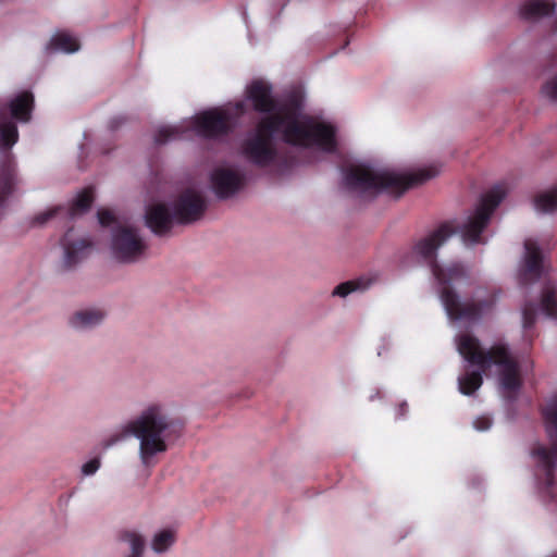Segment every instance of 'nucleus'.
<instances>
[{
    "label": "nucleus",
    "mask_w": 557,
    "mask_h": 557,
    "mask_svg": "<svg viewBox=\"0 0 557 557\" xmlns=\"http://www.w3.org/2000/svg\"><path fill=\"white\" fill-rule=\"evenodd\" d=\"M283 113L263 116L255 133L242 144L243 156L259 168L271 165L277 158L274 135L281 133L284 143L296 147H317L325 152L337 148L335 128L311 117L295 119L298 103L290 97L282 108Z\"/></svg>",
    "instance_id": "obj_1"
},
{
    "label": "nucleus",
    "mask_w": 557,
    "mask_h": 557,
    "mask_svg": "<svg viewBox=\"0 0 557 557\" xmlns=\"http://www.w3.org/2000/svg\"><path fill=\"white\" fill-rule=\"evenodd\" d=\"M506 196V190L503 185H495L487 193H485L473 214L462 224L454 226L451 223H443L440 227L431 234L418 240L413 248L412 253L421 261L426 263L432 273L434 268H440L436 260L437 249L456 232L461 236L462 242L467 246H474L478 244H485L486 239L483 236V231L490 223V220Z\"/></svg>",
    "instance_id": "obj_2"
},
{
    "label": "nucleus",
    "mask_w": 557,
    "mask_h": 557,
    "mask_svg": "<svg viewBox=\"0 0 557 557\" xmlns=\"http://www.w3.org/2000/svg\"><path fill=\"white\" fill-rule=\"evenodd\" d=\"M183 423L170 419L159 405L146 408L139 417L129 421L120 436L112 437L107 446H111L121 438L135 435L139 438V456L145 467L153 465L152 458L159 453L168 450L166 441L181 436Z\"/></svg>",
    "instance_id": "obj_3"
},
{
    "label": "nucleus",
    "mask_w": 557,
    "mask_h": 557,
    "mask_svg": "<svg viewBox=\"0 0 557 557\" xmlns=\"http://www.w3.org/2000/svg\"><path fill=\"white\" fill-rule=\"evenodd\" d=\"M433 275L441 285V300L450 319L475 323L493 313L498 298V292L495 288H479L475 297L466 302L460 300L453 288V283L469 278V273L463 265L455 263L448 268L435 267Z\"/></svg>",
    "instance_id": "obj_4"
},
{
    "label": "nucleus",
    "mask_w": 557,
    "mask_h": 557,
    "mask_svg": "<svg viewBox=\"0 0 557 557\" xmlns=\"http://www.w3.org/2000/svg\"><path fill=\"white\" fill-rule=\"evenodd\" d=\"M438 173L436 168H426L411 174L392 171H373L366 165H351L344 173V183L349 190L372 196L386 191L397 197L406 190L421 185Z\"/></svg>",
    "instance_id": "obj_5"
},
{
    "label": "nucleus",
    "mask_w": 557,
    "mask_h": 557,
    "mask_svg": "<svg viewBox=\"0 0 557 557\" xmlns=\"http://www.w3.org/2000/svg\"><path fill=\"white\" fill-rule=\"evenodd\" d=\"M458 351L471 364L485 372L493 364L503 367L500 383L508 393H517L521 386L518 363L510 357L505 345H495L488 350L481 347L480 341L471 334L458 337Z\"/></svg>",
    "instance_id": "obj_6"
},
{
    "label": "nucleus",
    "mask_w": 557,
    "mask_h": 557,
    "mask_svg": "<svg viewBox=\"0 0 557 557\" xmlns=\"http://www.w3.org/2000/svg\"><path fill=\"white\" fill-rule=\"evenodd\" d=\"M543 414L547 424V433L555 442L550 448L537 444L532 449V456L536 459L537 467L542 472L541 483L547 493L553 494L554 472L557 468V395L544 409Z\"/></svg>",
    "instance_id": "obj_7"
},
{
    "label": "nucleus",
    "mask_w": 557,
    "mask_h": 557,
    "mask_svg": "<svg viewBox=\"0 0 557 557\" xmlns=\"http://www.w3.org/2000/svg\"><path fill=\"white\" fill-rule=\"evenodd\" d=\"M290 97H295L297 100L298 109L295 119H299L302 110V96L299 92L290 91L281 100H276L272 96V86L262 79L252 81L246 89V98L252 103L253 110L267 115L283 113L282 108Z\"/></svg>",
    "instance_id": "obj_8"
},
{
    "label": "nucleus",
    "mask_w": 557,
    "mask_h": 557,
    "mask_svg": "<svg viewBox=\"0 0 557 557\" xmlns=\"http://www.w3.org/2000/svg\"><path fill=\"white\" fill-rule=\"evenodd\" d=\"M111 249L119 262L134 263L145 255L147 245L135 228L117 226L112 235Z\"/></svg>",
    "instance_id": "obj_9"
},
{
    "label": "nucleus",
    "mask_w": 557,
    "mask_h": 557,
    "mask_svg": "<svg viewBox=\"0 0 557 557\" xmlns=\"http://www.w3.org/2000/svg\"><path fill=\"white\" fill-rule=\"evenodd\" d=\"M194 128L201 137L215 139L232 133L234 122L226 111L212 109L196 115Z\"/></svg>",
    "instance_id": "obj_10"
},
{
    "label": "nucleus",
    "mask_w": 557,
    "mask_h": 557,
    "mask_svg": "<svg viewBox=\"0 0 557 557\" xmlns=\"http://www.w3.org/2000/svg\"><path fill=\"white\" fill-rule=\"evenodd\" d=\"M207 210L205 197L194 189L183 190L173 202L175 221L178 224H190L200 220Z\"/></svg>",
    "instance_id": "obj_11"
},
{
    "label": "nucleus",
    "mask_w": 557,
    "mask_h": 557,
    "mask_svg": "<svg viewBox=\"0 0 557 557\" xmlns=\"http://www.w3.org/2000/svg\"><path fill=\"white\" fill-rule=\"evenodd\" d=\"M524 249V260L518 274L519 284L521 286H528L537 282L543 271V256L537 244L532 239H527Z\"/></svg>",
    "instance_id": "obj_12"
},
{
    "label": "nucleus",
    "mask_w": 557,
    "mask_h": 557,
    "mask_svg": "<svg viewBox=\"0 0 557 557\" xmlns=\"http://www.w3.org/2000/svg\"><path fill=\"white\" fill-rule=\"evenodd\" d=\"M244 184V175L231 169L218 168L211 174L212 189L220 199L234 196L243 188Z\"/></svg>",
    "instance_id": "obj_13"
},
{
    "label": "nucleus",
    "mask_w": 557,
    "mask_h": 557,
    "mask_svg": "<svg viewBox=\"0 0 557 557\" xmlns=\"http://www.w3.org/2000/svg\"><path fill=\"white\" fill-rule=\"evenodd\" d=\"M145 220L146 225L158 236L170 233L176 222L174 212L172 213L162 202L150 205L146 210Z\"/></svg>",
    "instance_id": "obj_14"
},
{
    "label": "nucleus",
    "mask_w": 557,
    "mask_h": 557,
    "mask_svg": "<svg viewBox=\"0 0 557 557\" xmlns=\"http://www.w3.org/2000/svg\"><path fill=\"white\" fill-rule=\"evenodd\" d=\"M71 231L72 230H69V232L61 239V245L64 249V262L67 268H71L85 259L88 256L91 247V243L85 238L71 242Z\"/></svg>",
    "instance_id": "obj_15"
},
{
    "label": "nucleus",
    "mask_w": 557,
    "mask_h": 557,
    "mask_svg": "<svg viewBox=\"0 0 557 557\" xmlns=\"http://www.w3.org/2000/svg\"><path fill=\"white\" fill-rule=\"evenodd\" d=\"M555 10V3L545 0H529L520 8V16L525 21H536Z\"/></svg>",
    "instance_id": "obj_16"
},
{
    "label": "nucleus",
    "mask_w": 557,
    "mask_h": 557,
    "mask_svg": "<svg viewBox=\"0 0 557 557\" xmlns=\"http://www.w3.org/2000/svg\"><path fill=\"white\" fill-rule=\"evenodd\" d=\"M34 107V97L30 92L24 91L10 102L11 115L21 122H28Z\"/></svg>",
    "instance_id": "obj_17"
},
{
    "label": "nucleus",
    "mask_w": 557,
    "mask_h": 557,
    "mask_svg": "<svg viewBox=\"0 0 557 557\" xmlns=\"http://www.w3.org/2000/svg\"><path fill=\"white\" fill-rule=\"evenodd\" d=\"M104 318V312L98 309L77 311L70 320L73 327L86 329L99 324Z\"/></svg>",
    "instance_id": "obj_18"
},
{
    "label": "nucleus",
    "mask_w": 557,
    "mask_h": 557,
    "mask_svg": "<svg viewBox=\"0 0 557 557\" xmlns=\"http://www.w3.org/2000/svg\"><path fill=\"white\" fill-rule=\"evenodd\" d=\"M94 202V188H84L75 198L72 206L69 209H64L65 215L69 219H73L75 215L85 213L89 210Z\"/></svg>",
    "instance_id": "obj_19"
},
{
    "label": "nucleus",
    "mask_w": 557,
    "mask_h": 557,
    "mask_svg": "<svg viewBox=\"0 0 557 557\" xmlns=\"http://www.w3.org/2000/svg\"><path fill=\"white\" fill-rule=\"evenodd\" d=\"M541 309L548 318H557V287L552 282H546L543 287Z\"/></svg>",
    "instance_id": "obj_20"
},
{
    "label": "nucleus",
    "mask_w": 557,
    "mask_h": 557,
    "mask_svg": "<svg viewBox=\"0 0 557 557\" xmlns=\"http://www.w3.org/2000/svg\"><path fill=\"white\" fill-rule=\"evenodd\" d=\"M46 49L48 51L61 50L67 53L75 52L79 49V44L76 38L66 33L55 34L48 42Z\"/></svg>",
    "instance_id": "obj_21"
},
{
    "label": "nucleus",
    "mask_w": 557,
    "mask_h": 557,
    "mask_svg": "<svg viewBox=\"0 0 557 557\" xmlns=\"http://www.w3.org/2000/svg\"><path fill=\"white\" fill-rule=\"evenodd\" d=\"M15 184V169L11 161H5L0 174V205L13 191Z\"/></svg>",
    "instance_id": "obj_22"
},
{
    "label": "nucleus",
    "mask_w": 557,
    "mask_h": 557,
    "mask_svg": "<svg viewBox=\"0 0 557 557\" xmlns=\"http://www.w3.org/2000/svg\"><path fill=\"white\" fill-rule=\"evenodd\" d=\"M483 383L481 371L467 372L458 379L459 391L463 395H472Z\"/></svg>",
    "instance_id": "obj_23"
},
{
    "label": "nucleus",
    "mask_w": 557,
    "mask_h": 557,
    "mask_svg": "<svg viewBox=\"0 0 557 557\" xmlns=\"http://www.w3.org/2000/svg\"><path fill=\"white\" fill-rule=\"evenodd\" d=\"M537 211L548 213L557 210V188L544 191L534 199Z\"/></svg>",
    "instance_id": "obj_24"
},
{
    "label": "nucleus",
    "mask_w": 557,
    "mask_h": 557,
    "mask_svg": "<svg viewBox=\"0 0 557 557\" xmlns=\"http://www.w3.org/2000/svg\"><path fill=\"white\" fill-rule=\"evenodd\" d=\"M18 139L17 127L13 122L0 124V145L4 149H10Z\"/></svg>",
    "instance_id": "obj_25"
},
{
    "label": "nucleus",
    "mask_w": 557,
    "mask_h": 557,
    "mask_svg": "<svg viewBox=\"0 0 557 557\" xmlns=\"http://www.w3.org/2000/svg\"><path fill=\"white\" fill-rule=\"evenodd\" d=\"M370 284V281H364L363 278H358L354 281H347L344 283H341L337 285L332 295L333 296H339V297H346L350 293L355 290H364Z\"/></svg>",
    "instance_id": "obj_26"
},
{
    "label": "nucleus",
    "mask_w": 557,
    "mask_h": 557,
    "mask_svg": "<svg viewBox=\"0 0 557 557\" xmlns=\"http://www.w3.org/2000/svg\"><path fill=\"white\" fill-rule=\"evenodd\" d=\"M120 539L131 545L132 554L128 557H141L145 547V541L141 535L132 531H124L121 533Z\"/></svg>",
    "instance_id": "obj_27"
},
{
    "label": "nucleus",
    "mask_w": 557,
    "mask_h": 557,
    "mask_svg": "<svg viewBox=\"0 0 557 557\" xmlns=\"http://www.w3.org/2000/svg\"><path fill=\"white\" fill-rule=\"evenodd\" d=\"M174 532L170 530H163L156 534L152 541V548L157 553H163L174 543Z\"/></svg>",
    "instance_id": "obj_28"
},
{
    "label": "nucleus",
    "mask_w": 557,
    "mask_h": 557,
    "mask_svg": "<svg viewBox=\"0 0 557 557\" xmlns=\"http://www.w3.org/2000/svg\"><path fill=\"white\" fill-rule=\"evenodd\" d=\"M184 132L176 126H165L161 127L156 136H154V143L157 145H163L166 144L171 139H178L182 137Z\"/></svg>",
    "instance_id": "obj_29"
},
{
    "label": "nucleus",
    "mask_w": 557,
    "mask_h": 557,
    "mask_svg": "<svg viewBox=\"0 0 557 557\" xmlns=\"http://www.w3.org/2000/svg\"><path fill=\"white\" fill-rule=\"evenodd\" d=\"M537 307L534 302L528 301L522 308V320L524 329H530L536 320Z\"/></svg>",
    "instance_id": "obj_30"
},
{
    "label": "nucleus",
    "mask_w": 557,
    "mask_h": 557,
    "mask_svg": "<svg viewBox=\"0 0 557 557\" xmlns=\"http://www.w3.org/2000/svg\"><path fill=\"white\" fill-rule=\"evenodd\" d=\"M64 208L61 206L53 207L47 211L40 212L35 215L32 220V225H44L52 218L57 216L60 212H63Z\"/></svg>",
    "instance_id": "obj_31"
},
{
    "label": "nucleus",
    "mask_w": 557,
    "mask_h": 557,
    "mask_svg": "<svg viewBox=\"0 0 557 557\" xmlns=\"http://www.w3.org/2000/svg\"><path fill=\"white\" fill-rule=\"evenodd\" d=\"M542 92L548 99L557 101V75L544 84L542 87Z\"/></svg>",
    "instance_id": "obj_32"
},
{
    "label": "nucleus",
    "mask_w": 557,
    "mask_h": 557,
    "mask_svg": "<svg viewBox=\"0 0 557 557\" xmlns=\"http://www.w3.org/2000/svg\"><path fill=\"white\" fill-rule=\"evenodd\" d=\"M98 221L101 226L107 227L115 222V215L108 209H100L97 212Z\"/></svg>",
    "instance_id": "obj_33"
},
{
    "label": "nucleus",
    "mask_w": 557,
    "mask_h": 557,
    "mask_svg": "<svg viewBox=\"0 0 557 557\" xmlns=\"http://www.w3.org/2000/svg\"><path fill=\"white\" fill-rule=\"evenodd\" d=\"M99 467L100 460L98 458H94L83 465L82 471L85 475H91L99 469Z\"/></svg>",
    "instance_id": "obj_34"
},
{
    "label": "nucleus",
    "mask_w": 557,
    "mask_h": 557,
    "mask_svg": "<svg viewBox=\"0 0 557 557\" xmlns=\"http://www.w3.org/2000/svg\"><path fill=\"white\" fill-rule=\"evenodd\" d=\"M473 424L476 430L486 431L492 425V420L488 417H479Z\"/></svg>",
    "instance_id": "obj_35"
},
{
    "label": "nucleus",
    "mask_w": 557,
    "mask_h": 557,
    "mask_svg": "<svg viewBox=\"0 0 557 557\" xmlns=\"http://www.w3.org/2000/svg\"><path fill=\"white\" fill-rule=\"evenodd\" d=\"M126 122V117L125 116H122V115H119V116H114L110 120L109 122V127L111 131H115L121 125H123L124 123Z\"/></svg>",
    "instance_id": "obj_36"
},
{
    "label": "nucleus",
    "mask_w": 557,
    "mask_h": 557,
    "mask_svg": "<svg viewBox=\"0 0 557 557\" xmlns=\"http://www.w3.org/2000/svg\"><path fill=\"white\" fill-rule=\"evenodd\" d=\"M552 557H557V553L555 555H553Z\"/></svg>",
    "instance_id": "obj_37"
}]
</instances>
